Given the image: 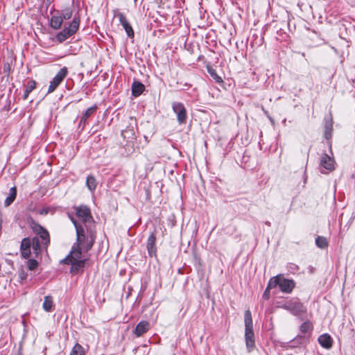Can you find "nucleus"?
Listing matches in <instances>:
<instances>
[{"label": "nucleus", "instance_id": "f257e3e1", "mask_svg": "<svg viewBox=\"0 0 355 355\" xmlns=\"http://www.w3.org/2000/svg\"><path fill=\"white\" fill-rule=\"evenodd\" d=\"M76 231V246L72 250H78L81 252L89 251L93 246L96 239L95 227H84L79 224L73 217H70Z\"/></svg>", "mask_w": 355, "mask_h": 355}, {"label": "nucleus", "instance_id": "f03ea898", "mask_svg": "<svg viewBox=\"0 0 355 355\" xmlns=\"http://www.w3.org/2000/svg\"><path fill=\"white\" fill-rule=\"evenodd\" d=\"M33 247V252L37 256L42 251V246L40 245L38 237H33L32 239L29 238H24L20 246L21 257L27 259L31 255V248Z\"/></svg>", "mask_w": 355, "mask_h": 355}, {"label": "nucleus", "instance_id": "7ed1b4c3", "mask_svg": "<svg viewBox=\"0 0 355 355\" xmlns=\"http://www.w3.org/2000/svg\"><path fill=\"white\" fill-rule=\"evenodd\" d=\"M245 322V340L247 348L249 351L254 347V335L253 331V323L252 315L250 310H246L244 313Z\"/></svg>", "mask_w": 355, "mask_h": 355}, {"label": "nucleus", "instance_id": "20e7f679", "mask_svg": "<svg viewBox=\"0 0 355 355\" xmlns=\"http://www.w3.org/2000/svg\"><path fill=\"white\" fill-rule=\"evenodd\" d=\"M85 259H81V252L78 250H71L70 254L60 261V263L71 264V271L77 272L84 267Z\"/></svg>", "mask_w": 355, "mask_h": 355}, {"label": "nucleus", "instance_id": "39448f33", "mask_svg": "<svg viewBox=\"0 0 355 355\" xmlns=\"http://www.w3.org/2000/svg\"><path fill=\"white\" fill-rule=\"evenodd\" d=\"M279 286L283 293H290L295 287V282L291 279L284 278L282 275L272 277L268 282V287Z\"/></svg>", "mask_w": 355, "mask_h": 355}, {"label": "nucleus", "instance_id": "423d86ee", "mask_svg": "<svg viewBox=\"0 0 355 355\" xmlns=\"http://www.w3.org/2000/svg\"><path fill=\"white\" fill-rule=\"evenodd\" d=\"M281 307L297 317H301L306 312L305 306L297 298H293L285 302Z\"/></svg>", "mask_w": 355, "mask_h": 355}, {"label": "nucleus", "instance_id": "0eeeda50", "mask_svg": "<svg viewBox=\"0 0 355 355\" xmlns=\"http://www.w3.org/2000/svg\"><path fill=\"white\" fill-rule=\"evenodd\" d=\"M31 227L36 234L35 237H38L42 249L46 248L50 243V236L48 231L40 224L33 221L31 223Z\"/></svg>", "mask_w": 355, "mask_h": 355}, {"label": "nucleus", "instance_id": "6e6552de", "mask_svg": "<svg viewBox=\"0 0 355 355\" xmlns=\"http://www.w3.org/2000/svg\"><path fill=\"white\" fill-rule=\"evenodd\" d=\"M76 215L81 220L84 227H94V221L88 207L80 205L76 207Z\"/></svg>", "mask_w": 355, "mask_h": 355}, {"label": "nucleus", "instance_id": "1a4fd4ad", "mask_svg": "<svg viewBox=\"0 0 355 355\" xmlns=\"http://www.w3.org/2000/svg\"><path fill=\"white\" fill-rule=\"evenodd\" d=\"M80 24V19L78 17L73 18V21L70 23L68 27L64 28L62 31L58 33L56 35V39L60 42H62L73 35L78 29Z\"/></svg>", "mask_w": 355, "mask_h": 355}, {"label": "nucleus", "instance_id": "9d476101", "mask_svg": "<svg viewBox=\"0 0 355 355\" xmlns=\"http://www.w3.org/2000/svg\"><path fill=\"white\" fill-rule=\"evenodd\" d=\"M173 111L176 114L177 120L179 124H184L187 121V112L183 103L173 102L172 103Z\"/></svg>", "mask_w": 355, "mask_h": 355}, {"label": "nucleus", "instance_id": "9b49d317", "mask_svg": "<svg viewBox=\"0 0 355 355\" xmlns=\"http://www.w3.org/2000/svg\"><path fill=\"white\" fill-rule=\"evenodd\" d=\"M68 71L67 67H63L56 73L52 81H51L48 89V93L53 92L58 85L63 81L64 78L67 76Z\"/></svg>", "mask_w": 355, "mask_h": 355}, {"label": "nucleus", "instance_id": "f8f14e48", "mask_svg": "<svg viewBox=\"0 0 355 355\" xmlns=\"http://www.w3.org/2000/svg\"><path fill=\"white\" fill-rule=\"evenodd\" d=\"M114 17H117L119 19V22L121 24V26L123 27L125 31L126 32L127 35L130 38H133L135 36L134 31H133L131 25L128 22L125 15L119 11H115Z\"/></svg>", "mask_w": 355, "mask_h": 355}, {"label": "nucleus", "instance_id": "ddd939ff", "mask_svg": "<svg viewBox=\"0 0 355 355\" xmlns=\"http://www.w3.org/2000/svg\"><path fill=\"white\" fill-rule=\"evenodd\" d=\"M156 237L155 233H151L147 240L146 248L150 257H156L157 248L155 246Z\"/></svg>", "mask_w": 355, "mask_h": 355}, {"label": "nucleus", "instance_id": "4468645a", "mask_svg": "<svg viewBox=\"0 0 355 355\" xmlns=\"http://www.w3.org/2000/svg\"><path fill=\"white\" fill-rule=\"evenodd\" d=\"M334 159L327 154H323L320 158V165L327 171H333L334 169Z\"/></svg>", "mask_w": 355, "mask_h": 355}, {"label": "nucleus", "instance_id": "2eb2a0df", "mask_svg": "<svg viewBox=\"0 0 355 355\" xmlns=\"http://www.w3.org/2000/svg\"><path fill=\"white\" fill-rule=\"evenodd\" d=\"M150 323L147 321L143 320L139 322L134 331V334L137 337H140L150 329Z\"/></svg>", "mask_w": 355, "mask_h": 355}, {"label": "nucleus", "instance_id": "dca6fc26", "mask_svg": "<svg viewBox=\"0 0 355 355\" xmlns=\"http://www.w3.org/2000/svg\"><path fill=\"white\" fill-rule=\"evenodd\" d=\"M319 344L325 349H330L332 347L333 340L328 334H323L318 337Z\"/></svg>", "mask_w": 355, "mask_h": 355}, {"label": "nucleus", "instance_id": "f3484780", "mask_svg": "<svg viewBox=\"0 0 355 355\" xmlns=\"http://www.w3.org/2000/svg\"><path fill=\"white\" fill-rule=\"evenodd\" d=\"M144 85L139 82H134L132 85V94L134 96H139L144 91Z\"/></svg>", "mask_w": 355, "mask_h": 355}, {"label": "nucleus", "instance_id": "a211bd4d", "mask_svg": "<svg viewBox=\"0 0 355 355\" xmlns=\"http://www.w3.org/2000/svg\"><path fill=\"white\" fill-rule=\"evenodd\" d=\"M62 17L60 15H53L51 19V26L53 29H59L62 24Z\"/></svg>", "mask_w": 355, "mask_h": 355}, {"label": "nucleus", "instance_id": "6ab92c4d", "mask_svg": "<svg viewBox=\"0 0 355 355\" xmlns=\"http://www.w3.org/2000/svg\"><path fill=\"white\" fill-rule=\"evenodd\" d=\"M17 196V189L16 188L12 187L10 189L9 195L6 198L4 205L6 207H8L10 204L13 202Z\"/></svg>", "mask_w": 355, "mask_h": 355}, {"label": "nucleus", "instance_id": "aec40b11", "mask_svg": "<svg viewBox=\"0 0 355 355\" xmlns=\"http://www.w3.org/2000/svg\"><path fill=\"white\" fill-rule=\"evenodd\" d=\"M36 82L33 80H31L27 83L26 89L23 96L24 99H26L29 94L35 88Z\"/></svg>", "mask_w": 355, "mask_h": 355}, {"label": "nucleus", "instance_id": "412c9836", "mask_svg": "<svg viewBox=\"0 0 355 355\" xmlns=\"http://www.w3.org/2000/svg\"><path fill=\"white\" fill-rule=\"evenodd\" d=\"M70 355H85V350L81 345L76 343L72 348Z\"/></svg>", "mask_w": 355, "mask_h": 355}, {"label": "nucleus", "instance_id": "4be33fe9", "mask_svg": "<svg viewBox=\"0 0 355 355\" xmlns=\"http://www.w3.org/2000/svg\"><path fill=\"white\" fill-rule=\"evenodd\" d=\"M207 71L208 73H209V75L211 76V77L218 83H220L223 82V80L221 78L220 76H219L216 70L214 69H213L210 66H207Z\"/></svg>", "mask_w": 355, "mask_h": 355}, {"label": "nucleus", "instance_id": "5701e85b", "mask_svg": "<svg viewBox=\"0 0 355 355\" xmlns=\"http://www.w3.org/2000/svg\"><path fill=\"white\" fill-rule=\"evenodd\" d=\"M86 185L91 191H94L96 187V181L94 177L92 175L88 176L86 180Z\"/></svg>", "mask_w": 355, "mask_h": 355}, {"label": "nucleus", "instance_id": "b1692460", "mask_svg": "<svg viewBox=\"0 0 355 355\" xmlns=\"http://www.w3.org/2000/svg\"><path fill=\"white\" fill-rule=\"evenodd\" d=\"M53 306V300L51 296H46L43 302V309L46 311H50Z\"/></svg>", "mask_w": 355, "mask_h": 355}, {"label": "nucleus", "instance_id": "393cba45", "mask_svg": "<svg viewBox=\"0 0 355 355\" xmlns=\"http://www.w3.org/2000/svg\"><path fill=\"white\" fill-rule=\"evenodd\" d=\"M315 244L320 248H324L328 245V242L324 237L318 236L315 239Z\"/></svg>", "mask_w": 355, "mask_h": 355}, {"label": "nucleus", "instance_id": "a878e982", "mask_svg": "<svg viewBox=\"0 0 355 355\" xmlns=\"http://www.w3.org/2000/svg\"><path fill=\"white\" fill-rule=\"evenodd\" d=\"M97 110V106L96 105L89 107L83 114V116L85 119H87L92 115H93Z\"/></svg>", "mask_w": 355, "mask_h": 355}, {"label": "nucleus", "instance_id": "bb28decb", "mask_svg": "<svg viewBox=\"0 0 355 355\" xmlns=\"http://www.w3.org/2000/svg\"><path fill=\"white\" fill-rule=\"evenodd\" d=\"M73 11L70 8H67L64 9L62 12V20L63 19H69L72 17Z\"/></svg>", "mask_w": 355, "mask_h": 355}, {"label": "nucleus", "instance_id": "cd10ccee", "mask_svg": "<svg viewBox=\"0 0 355 355\" xmlns=\"http://www.w3.org/2000/svg\"><path fill=\"white\" fill-rule=\"evenodd\" d=\"M312 329V325L310 322H304L300 326V331L303 333L309 332Z\"/></svg>", "mask_w": 355, "mask_h": 355}, {"label": "nucleus", "instance_id": "c85d7f7f", "mask_svg": "<svg viewBox=\"0 0 355 355\" xmlns=\"http://www.w3.org/2000/svg\"><path fill=\"white\" fill-rule=\"evenodd\" d=\"M38 265L37 261L35 259H28L27 261V266L29 270H35Z\"/></svg>", "mask_w": 355, "mask_h": 355}, {"label": "nucleus", "instance_id": "c756f323", "mask_svg": "<svg viewBox=\"0 0 355 355\" xmlns=\"http://www.w3.org/2000/svg\"><path fill=\"white\" fill-rule=\"evenodd\" d=\"M11 71V63L6 62L3 64V72L8 76Z\"/></svg>", "mask_w": 355, "mask_h": 355}, {"label": "nucleus", "instance_id": "7c9ffc66", "mask_svg": "<svg viewBox=\"0 0 355 355\" xmlns=\"http://www.w3.org/2000/svg\"><path fill=\"white\" fill-rule=\"evenodd\" d=\"M273 287H268V286H267V288H266L263 294V298L265 299V300H268L269 297H270V289L272 288Z\"/></svg>", "mask_w": 355, "mask_h": 355}, {"label": "nucleus", "instance_id": "2f4dec72", "mask_svg": "<svg viewBox=\"0 0 355 355\" xmlns=\"http://www.w3.org/2000/svg\"><path fill=\"white\" fill-rule=\"evenodd\" d=\"M86 121L87 119L82 116L78 124V128H81V129L83 130L86 125Z\"/></svg>", "mask_w": 355, "mask_h": 355}, {"label": "nucleus", "instance_id": "473e14b6", "mask_svg": "<svg viewBox=\"0 0 355 355\" xmlns=\"http://www.w3.org/2000/svg\"><path fill=\"white\" fill-rule=\"evenodd\" d=\"M331 125H330L329 127V126L326 127L325 137L327 139H329L331 137Z\"/></svg>", "mask_w": 355, "mask_h": 355}, {"label": "nucleus", "instance_id": "72a5a7b5", "mask_svg": "<svg viewBox=\"0 0 355 355\" xmlns=\"http://www.w3.org/2000/svg\"><path fill=\"white\" fill-rule=\"evenodd\" d=\"M40 214H47V211L46 210H42V211H40Z\"/></svg>", "mask_w": 355, "mask_h": 355}, {"label": "nucleus", "instance_id": "f704fd0d", "mask_svg": "<svg viewBox=\"0 0 355 355\" xmlns=\"http://www.w3.org/2000/svg\"><path fill=\"white\" fill-rule=\"evenodd\" d=\"M20 277H21V279H25V278H26V276H25L24 274H21V275H20Z\"/></svg>", "mask_w": 355, "mask_h": 355}, {"label": "nucleus", "instance_id": "c9c22d12", "mask_svg": "<svg viewBox=\"0 0 355 355\" xmlns=\"http://www.w3.org/2000/svg\"><path fill=\"white\" fill-rule=\"evenodd\" d=\"M135 2L137 1V0H134Z\"/></svg>", "mask_w": 355, "mask_h": 355}]
</instances>
